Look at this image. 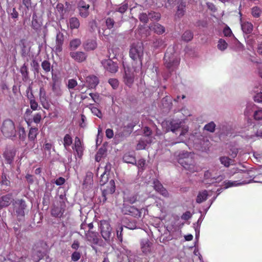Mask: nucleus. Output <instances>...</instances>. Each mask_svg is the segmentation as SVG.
<instances>
[{"mask_svg":"<svg viewBox=\"0 0 262 262\" xmlns=\"http://www.w3.org/2000/svg\"><path fill=\"white\" fill-rule=\"evenodd\" d=\"M175 155L179 163L185 169L191 172L199 170V168L196 165L192 154L191 152L182 151L176 152Z\"/></svg>","mask_w":262,"mask_h":262,"instance_id":"f257e3e1","label":"nucleus"},{"mask_svg":"<svg viewBox=\"0 0 262 262\" xmlns=\"http://www.w3.org/2000/svg\"><path fill=\"white\" fill-rule=\"evenodd\" d=\"M143 56V43L141 42L133 43L130 49L129 56L134 61L132 65L135 71H139L141 69Z\"/></svg>","mask_w":262,"mask_h":262,"instance_id":"f03ea898","label":"nucleus"},{"mask_svg":"<svg viewBox=\"0 0 262 262\" xmlns=\"http://www.w3.org/2000/svg\"><path fill=\"white\" fill-rule=\"evenodd\" d=\"M165 65L169 70H173L179 64L180 59L174 53L173 48H169L164 57Z\"/></svg>","mask_w":262,"mask_h":262,"instance_id":"7ed1b4c3","label":"nucleus"},{"mask_svg":"<svg viewBox=\"0 0 262 262\" xmlns=\"http://www.w3.org/2000/svg\"><path fill=\"white\" fill-rule=\"evenodd\" d=\"M1 131L7 138L15 137L16 130L14 123L10 119L5 120L2 124Z\"/></svg>","mask_w":262,"mask_h":262,"instance_id":"20e7f679","label":"nucleus"},{"mask_svg":"<svg viewBox=\"0 0 262 262\" xmlns=\"http://www.w3.org/2000/svg\"><path fill=\"white\" fill-rule=\"evenodd\" d=\"M100 233L106 242L110 241L112 238V228L108 222L103 220L99 224Z\"/></svg>","mask_w":262,"mask_h":262,"instance_id":"39448f33","label":"nucleus"},{"mask_svg":"<svg viewBox=\"0 0 262 262\" xmlns=\"http://www.w3.org/2000/svg\"><path fill=\"white\" fill-rule=\"evenodd\" d=\"M181 122L179 120H172L163 122L162 127L165 128L166 132L171 131L174 133L181 127Z\"/></svg>","mask_w":262,"mask_h":262,"instance_id":"423d86ee","label":"nucleus"},{"mask_svg":"<svg viewBox=\"0 0 262 262\" xmlns=\"http://www.w3.org/2000/svg\"><path fill=\"white\" fill-rule=\"evenodd\" d=\"M26 207L25 201L23 200H18L15 202L14 208L19 220L21 219L25 215L24 210Z\"/></svg>","mask_w":262,"mask_h":262,"instance_id":"0eeeda50","label":"nucleus"},{"mask_svg":"<svg viewBox=\"0 0 262 262\" xmlns=\"http://www.w3.org/2000/svg\"><path fill=\"white\" fill-rule=\"evenodd\" d=\"M122 212L125 214H128L135 217H140L141 212L138 209L130 205H124L122 209Z\"/></svg>","mask_w":262,"mask_h":262,"instance_id":"6e6552de","label":"nucleus"},{"mask_svg":"<svg viewBox=\"0 0 262 262\" xmlns=\"http://www.w3.org/2000/svg\"><path fill=\"white\" fill-rule=\"evenodd\" d=\"M89 7L90 6L89 4H87L83 1H80L78 4L79 15L83 18L88 17L89 14Z\"/></svg>","mask_w":262,"mask_h":262,"instance_id":"1a4fd4ad","label":"nucleus"},{"mask_svg":"<svg viewBox=\"0 0 262 262\" xmlns=\"http://www.w3.org/2000/svg\"><path fill=\"white\" fill-rule=\"evenodd\" d=\"M70 56L73 60L78 62L84 61L87 58L86 54L82 51L71 52Z\"/></svg>","mask_w":262,"mask_h":262,"instance_id":"9d476101","label":"nucleus"},{"mask_svg":"<svg viewBox=\"0 0 262 262\" xmlns=\"http://www.w3.org/2000/svg\"><path fill=\"white\" fill-rule=\"evenodd\" d=\"M153 184L154 189L156 191L159 192L164 197L168 198L169 196V193L168 191L165 188L163 187L162 185L159 181L155 180Z\"/></svg>","mask_w":262,"mask_h":262,"instance_id":"9b49d317","label":"nucleus"},{"mask_svg":"<svg viewBox=\"0 0 262 262\" xmlns=\"http://www.w3.org/2000/svg\"><path fill=\"white\" fill-rule=\"evenodd\" d=\"M102 63L105 69L111 73H116L118 71L117 64L111 59L106 60Z\"/></svg>","mask_w":262,"mask_h":262,"instance_id":"f8f14e48","label":"nucleus"},{"mask_svg":"<svg viewBox=\"0 0 262 262\" xmlns=\"http://www.w3.org/2000/svg\"><path fill=\"white\" fill-rule=\"evenodd\" d=\"M83 49L86 51H93L97 47V43L95 39H88L83 43Z\"/></svg>","mask_w":262,"mask_h":262,"instance_id":"ddd939ff","label":"nucleus"},{"mask_svg":"<svg viewBox=\"0 0 262 262\" xmlns=\"http://www.w3.org/2000/svg\"><path fill=\"white\" fill-rule=\"evenodd\" d=\"M42 26V19L38 17L35 13L32 15V27L36 30L40 29Z\"/></svg>","mask_w":262,"mask_h":262,"instance_id":"4468645a","label":"nucleus"},{"mask_svg":"<svg viewBox=\"0 0 262 262\" xmlns=\"http://www.w3.org/2000/svg\"><path fill=\"white\" fill-rule=\"evenodd\" d=\"M85 236L87 240L94 245H97L99 243V239L97 236V233L88 231V232L85 233Z\"/></svg>","mask_w":262,"mask_h":262,"instance_id":"2eb2a0df","label":"nucleus"},{"mask_svg":"<svg viewBox=\"0 0 262 262\" xmlns=\"http://www.w3.org/2000/svg\"><path fill=\"white\" fill-rule=\"evenodd\" d=\"M12 201V195L8 194L3 195L0 200V207H6L8 206Z\"/></svg>","mask_w":262,"mask_h":262,"instance_id":"dca6fc26","label":"nucleus"},{"mask_svg":"<svg viewBox=\"0 0 262 262\" xmlns=\"http://www.w3.org/2000/svg\"><path fill=\"white\" fill-rule=\"evenodd\" d=\"M86 82L89 88H94L98 84L99 80L96 76L91 75L86 78Z\"/></svg>","mask_w":262,"mask_h":262,"instance_id":"f3484780","label":"nucleus"},{"mask_svg":"<svg viewBox=\"0 0 262 262\" xmlns=\"http://www.w3.org/2000/svg\"><path fill=\"white\" fill-rule=\"evenodd\" d=\"M250 182H251V180H250V181L244 180V181H243L240 182H238L237 181H225L224 182V188H228L229 187H232V186H238V185H241L248 184Z\"/></svg>","mask_w":262,"mask_h":262,"instance_id":"a211bd4d","label":"nucleus"},{"mask_svg":"<svg viewBox=\"0 0 262 262\" xmlns=\"http://www.w3.org/2000/svg\"><path fill=\"white\" fill-rule=\"evenodd\" d=\"M74 149L76 150L77 155L81 157L83 153V147L80 139L76 137L74 143Z\"/></svg>","mask_w":262,"mask_h":262,"instance_id":"6ab92c4d","label":"nucleus"},{"mask_svg":"<svg viewBox=\"0 0 262 262\" xmlns=\"http://www.w3.org/2000/svg\"><path fill=\"white\" fill-rule=\"evenodd\" d=\"M221 163L226 167H228L230 165L234 164V160L232 158H230L227 156H222L220 158Z\"/></svg>","mask_w":262,"mask_h":262,"instance_id":"aec40b11","label":"nucleus"},{"mask_svg":"<svg viewBox=\"0 0 262 262\" xmlns=\"http://www.w3.org/2000/svg\"><path fill=\"white\" fill-rule=\"evenodd\" d=\"M68 26L72 30L78 29L80 26V22L77 18L72 17L69 19Z\"/></svg>","mask_w":262,"mask_h":262,"instance_id":"412c9836","label":"nucleus"},{"mask_svg":"<svg viewBox=\"0 0 262 262\" xmlns=\"http://www.w3.org/2000/svg\"><path fill=\"white\" fill-rule=\"evenodd\" d=\"M241 27L243 32L246 34H250L253 30L252 24L248 21L242 23Z\"/></svg>","mask_w":262,"mask_h":262,"instance_id":"4be33fe9","label":"nucleus"},{"mask_svg":"<svg viewBox=\"0 0 262 262\" xmlns=\"http://www.w3.org/2000/svg\"><path fill=\"white\" fill-rule=\"evenodd\" d=\"M150 29L158 34H162L165 32L164 27L159 24H153L150 25Z\"/></svg>","mask_w":262,"mask_h":262,"instance_id":"5701e85b","label":"nucleus"},{"mask_svg":"<svg viewBox=\"0 0 262 262\" xmlns=\"http://www.w3.org/2000/svg\"><path fill=\"white\" fill-rule=\"evenodd\" d=\"M143 253L147 254L150 252V244L148 240H142L141 243Z\"/></svg>","mask_w":262,"mask_h":262,"instance_id":"b1692460","label":"nucleus"},{"mask_svg":"<svg viewBox=\"0 0 262 262\" xmlns=\"http://www.w3.org/2000/svg\"><path fill=\"white\" fill-rule=\"evenodd\" d=\"M123 160L125 163H130L133 165L136 164V160L135 156L130 153L125 154L123 157Z\"/></svg>","mask_w":262,"mask_h":262,"instance_id":"393cba45","label":"nucleus"},{"mask_svg":"<svg viewBox=\"0 0 262 262\" xmlns=\"http://www.w3.org/2000/svg\"><path fill=\"white\" fill-rule=\"evenodd\" d=\"M81 44V41L79 38H75L70 42L69 46L71 51L76 50Z\"/></svg>","mask_w":262,"mask_h":262,"instance_id":"a878e982","label":"nucleus"},{"mask_svg":"<svg viewBox=\"0 0 262 262\" xmlns=\"http://www.w3.org/2000/svg\"><path fill=\"white\" fill-rule=\"evenodd\" d=\"M208 196V193L206 190H203L202 191H200L198 194L196 202L198 203H201L205 201Z\"/></svg>","mask_w":262,"mask_h":262,"instance_id":"bb28decb","label":"nucleus"},{"mask_svg":"<svg viewBox=\"0 0 262 262\" xmlns=\"http://www.w3.org/2000/svg\"><path fill=\"white\" fill-rule=\"evenodd\" d=\"M87 107L90 108L92 113L95 116H97L99 118H102V113L100 110L94 106L93 103H90L87 105Z\"/></svg>","mask_w":262,"mask_h":262,"instance_id":"cd10ccee","label":"nucleus"},{"mask_svg":"<svg viewBox=\"0 0 262 262\" xmlns=\"http://www.w3.org/2000/svg\"><path fill=\"white\" fill-rule=\"evenodd\" d=\"M124 82L126 84L130 86L134 81V75L127 73L126 71H125V76L124 77Z\"/></svg>","mask_w":262,"mask_h":262,"instance_id":"c85d7f7f","label":"nucleus"},{"mask_svg":"<svg viewBox=\"0 0 262 262\" xmlns=\"http://www.w3.org/2000/svg\"><path fill=\"white\" fill-rule=\"evenodd\" d=\"M185 4L183 2L180 3L178 6V9L177 11V15L180 17L184 15L185 13Z\"/></svg>","mask_w":262,"mask_h":262,"instance_id":"c756f323","label":"nucleus"},{"mask_svg":"<svg viewBox=\"0 0 262 262\" xmlns=\"http://www.w3.org/2000/svg\"><path fill=\"white\" fill-rule=\"evenodd\" d=\"M73 142L72 138L69 134H66L63 138V145L64 148L67 149L72 144Z\"/></svg>","mask_w":262,"mask_h":262,"instance_id":"7c9ffc66","label":"nucleus"},{"mask_svg":"<svg viewBox=\"0 0 262 262\" xmlns=\"http://www.w3.org/2000/svg\"><path fill=\"white\" fill-rule=\"evenodd\" d=\"M109 184L110 185V188L108 189H106V190H103L102 192V194L103 196L104 197L105 201L106 200L105 191H106L107 193L112 194L115 191V185L114 181L113 180H111L109 182Z\"/></svg>","mask_w":262,"mask_h":262,"instance_id":"2f4dec72","label":"nucleus"},{"mask_svg":"<svg viewBox=\"0 0 262 262\" xmlns=\"http://www.w3.org/2000/svg\"><path fill=\"white\" fill-rule=\"evenodd\" d=\"M38 133V128L36 127H32L30 128L28 135V138L29 140L31 141H34Z\"/></svg>","mask_w":262,"mask_h":262,"instance_id":"473e14b6","label":"nucleus"},{"mask_svg":"<svg viewBox=\"0 0 262 262\" xmlns=\"http://www.w3.org/2000/svg\"><path fill=\"white\" fill-rule=\"evenodd\" d=\"M20 72L22 75L23 80L26 81L29 79V72L25 64L21 67Z\"/></svg>","mask_w":262,"mask_h":262,"instance_id":"72a5a7b5","label":"nucleus"},{"mask_svg":"<svg viewBox=\"0 0 262 262\" xmlns=\"http://www.w3.org/2000/svg\"><path fill=\"white\" fill-rule=\"evenodd\" d=\"M52 91L54 94L57 96H60L62 95L63 93L60 86L59 84H56L55 83L53 84Z\"/></svg>","mask_w":262,"mask_h":262,"instance_id":"f704fd0d","label":"nucleus"},{"mask_svg":"<svg viewBox=\"0 0 262 262\" xmlns=\"http://www.w3.org/2000/svg\"><path fill=\"white\" fill-rule=\"evenodd\" d=\"M262 13V10L260 8L255 6L251 9V14L254 17H259Z\"/></svg>","mask_w":262,"mask_h":262,"instance_id":"c9c22d12","label":"nucleus"},{"mask_svg":"<svg viewBox=\"0 0 262 262\" xmlns=\"http://www.w3.org/2000/svg\"><path fill=\"white\" fill-rule=\"evenodd\" d=\"M93 183V173L91 172H88L86 173L85 178L83 181V185L86 186L91 185Z\"/></svg>","mask_w":262,"mask_h":262,"instance_id":"e433bc0d","label":"nucleus"},{"mask_svg":"<svg viewBox=\"0 0 262 262\" xmlns=\"http://www.w3.org/2000/svg\"><path fill=\"white\" fill-rule=\"evenodd\" d=\"M217 48L221 51H224L228 47V43L223 39H220L218 41Z\"/></svg>","mask_w":262,"mask_h":262,"instance_id":"4c0bfd02","label":"nucleus"},{"mask_svg":"<svg viewBox=\"0 0 262 262\" xmlns=\"http://www.w3.org/2000/svg\"><path fill=\"white\" fill-rule=\"evenodd\" d=\"M216 127L215 124L214 123V122L211 121L208 124H206L204 128L205 130L208 131L211 133H213L215 130V128Z\"/></svg>","mask_w":262,"mask_h":262,"instance_id":"58836bf2","label":"nucleus"},{"mask_svg":"<svg viewBox=\"0 0 262 262\" xmlns=\"http://www.w3.org/2000/svg\"><path fill=\"white\" fill-rule=\"evenodd\" d=\"M182 38L185 41H190L193 38V34L190 31H186L183 33Z\"/></svg>","mask_w":262,"mask_h":262,"instance_id":"ea45409f","label":"nucleus"},{"mask_svg":"<svg viewBox=\"0 0 262 262\" xmlns=\"http://www.w3.org/2000/svg\"><path fill=\"white\" fill-rule=\"evenodd\" d=\"M148 17L152 21H158L160 19L161 15L159 13L151 12L148 13Z\"/></svg>","mask_w":262,"mask_h":262,"instance_id":"a19ab883","label":"nucleus"},{"mask_svg":"<svg viewBox=\"0 0 262 262\" xmlns=\"http://www.w3.org/2000/svg\"><path fill=\"white\" fill-rule=\"evenodd\" d=\"M63 211L58 207H54L52 209L51 214L55 217H60L63 214Z\"/></svg>","mask_w":262,"mask_h":262,"instance_id":"79ce46f5","label":"nucleus"},{"mask_svg":"<svg viewBox=\"0 0 262 262\" xmlns=\"http://www.w3.org/2000/svg\"><path fill=\"white\" fill-rule=\"evenodd\" d=\"M41 67L46 73L49 72L51 71V64L47 60H44L41 63Z\"/></svg>","mask_w":262,"mask_h":262,"instance_id":"37998d69","label":"nucleus"},{"mask_svg":"<svg viewBox=\"0 0 262 262\" xmlns=\"http://www.w3.org/2000/svg\"><path fill=\"white\" fill-rule=\"evenodd\" d=\"M128 8V5L127 4H123L118 7L115 9V11L119 12L121 14L124 13Z\"/></svg>","mask_w":262,"mask_h":262,"instance_id":"c03bdc74","label":"nucleus"},{"mask_svg":"<svg viewBox=\"0 0 262 262\" xmlns=\"http://www.w3.org/2000/svg\"><path fill=\"white\" fill-rule=\"evenodd\" d=\"M13 157V153L11 152L6 151L4 153V157L9 164L12 162Z\"/></svg>","mask_w":262,"mask_h":262,"instance_id":"a18cd8bd","label":"nucleus"},{"mask_svg":"<svg viewBox=\"0 0 262 262\" xmlns=\"http://www.w3.org/2000/svg\"><path fill=\"white\" fill-rule=\"evenodd\" d=\"M138 195L137 194H132L126 198L125 199L126 201L130 204H133L136 201H138Z\"/></svg>","mask_w":262,"mask_h":262,"instance_id":"49530a36","label":"nucleus"},{"mask_svg":"<svg viewBox=\"0 0 262 262\" xmlns=\"http://www.w3.org/2000/svg\"><path fill=\"white\" fill-rule=\"evenodd\" d=\"M153 46L155 48H158L164 46V42L162 39H157L153 43Z\"/></svg>","mask_w":262,"mask_h":262,"instance_id":"de8ad7c7","label":"nucleus"},{"mask_svg":"<svg viewBox=\"0 0 262 262\" xmlns=\"http://www.w3.org/2000/svg\"><path fill=\"white\" fill-rule=\"evenodd\" d=\"M64 36L63 34L60 32H58L56 34V43H63Z\"/></svg>","mask_w":262,"mask_h":262,"instance_id":"09e8293b","label":"nucleus"},{"mask_svg":"<svg viewBox=\"0 0 262 262\" xmlns=\"http://www.w3.org/2000/svg\"><path fill=\"white\" fill-rule=\"evenodd\" d=\"M32 96H33L32 94H31ZM30 107L31 109L35 111L37 110L38 105L37 102L35 100V99L33 98V97H32L30 99Z\"/></svg>","mask_w":262,"mask_h":262,"instance_id":"8fccbe9b","label":"nucleus"},{"mask_svg":"<svg viewBox=\"0 0 262 262\" xmlns=\"http://www.w3.org/2000/svg\"><path fill=\"white\" fill-rule=\"evenodd\" d=\"M146 146V143L144 140L141 139L138 142L136 146L137 150H142L145 148Z\"/></svg>","mask_w":262,"mask_h":262,"instance_id":"3c124183","label":"nucleus"},{"mask_svg":"<svg viewBox=\"0 0 262 262\" xmlns=\"http://www.w3.org/2000/svg\"><path fill=\"white\" fill-rule=\"evenodd\" d=\"M43 149L45 151H48L49 154H50L52 149H54V146L51 143L46 142L43 146Z\"/></svg>","mask_w":262,"mask_h":262,"instance_id":"603ef678","label":"nucleus"},{"mask_svg":"<svg viewBox=\"0 0 262 262\" xmlns=\"http://www.w3.org/2000/svg\"><path fill=\"white\" fill-rule=\"evenodd\" d=\"M77 85V82L74 79H71L68 80L67 86L69 89H73Z\"/></svg>","mask_w":262,"mask_h":262,"instance_id":"864d4df0","label":"nucleus"},{"mask_svg":"<svg viewBox=\"0 0 262 262\" xmlns=\"http://www.w3.org/2000/svg\"><path fill=\"white\" fill-rule=\"evenodd\" d=\"M108 181V177L106 174V171L103 172V173L101 175V179L100 180V184L101 185H104L106 182Z\"/></svg>","mask_w":262,"mask_h":262,"instance_id":"5fc2aeb1","label":"nucleus"},{"mask_svg":"<svg viewBox=\"0 0 262 262\" xmlns=\"http://www.w3.org/2000/svg\"><path fill=\"white\" fill-rule=\"evenodd\" d=\"M139 18L141 21L144 23H146L149 19L148 14L147 15L146 13H142L139 15Z\"/></svg>","mask_w":262,"mask_h":262,"instance_id":"6e6d98bb","label":"nucleus"},{"mask_svg":"<svg viewBox=\"0 0 262 262\" xmlns=\"http://www.w3.org/2000/svg\"><path fill=\"white\" fill-rule=\"evenodd\" d=\"M136 165L139 169L143 170L144 169V167L145 165V160L143 159H141L138 160V162H136Z\"/></svg>","mask_w":262,"mask_h":262,"instance_id":"4d7b16f0","label":"nucleus"},{"mask_svg":"<svg viewBox=\"0 0 262 262\" xmlns=\"http://www.w3.org/2000/svg\"><path fill=\"white\" fill-rule=\"evenodd\" d=\"M253 116L255 120H259L262 119V109L256 111L254 113Z\"/></svg>","mask_w":262,"mask_h":262,"instance_id":"13d9d810","label":"nucleus"},{"mask_svg":"<svg viewBox=\"0 0 262 262\" xmlns=\"http://www.w3.org/2000/svg\"><path fill=\"white\" fill-rule=\"evenodd\" d=\"M18 132L19 138L22 140H24L26 137V132H25V128L23 127L19 126L18 127Z\"/></svg>","mask_w":262,"mask_h":262,"instance_id":"bf43d9fd","label":"nucleus"},{"mask_svg":"<svg viewBox=\"0 0 262 262\" xmlns=\"http://www.w3.org/2000/svg\"><path fill=\"white\" fill-rule=\"evenodd\" d=\"M108 83L114 89H116L119 84L118 81L116 79L114 78L109 79Z\"/></svg>","mask_w":262,"mask_h":262,"instance_id":"052dcab7","label":"nucleus"},{"mask_svg":"<svg viewBox=\"0 0 262 262\" xmlns=\"http://www.w3.org/2000/svg\"><path fill=\"white\" fill-rule=\"evenodd\" d=\"M81 257L80 254L78 252H74L71 256V259L74 261H78Z\"/></svg>","mask_w":262,"mask_h":262,"instance_id":"680f3d73","label":"nucleus"},{"mask_svg":"<svg viewBox=\"0 0 262 262\" xmlns=\"http://www.w3.org/2000/svg\"><path fill=\"white\" fill-rule=\"evenodd\" d=\"M89 26L90 27V31L93 32L97 28V23L95 20H92L89 23Z\"/></svg>","mask_w":262,"mask_h":262,"instance_id":"e2e57ef3","label":"nucleus"},{"mask_svg":"<svg viewBox=\"0 0 262 262\" xmlns=\"http://www.w3.org/2000/svg\"><path fill=\"white\" fill-rule=\"evenodd\" d=\"M114 21L111 18H107L106 20V25L108 29H111L114 25Z\"/></svg>","mask_w":262,"mask_h":262,"instance_id":"0e129e2a","label":"nucleus"},{"mask_svg":"<svg viewBox=\"0 0 262 262\" xmlns=\"http://www.w3.org/2000/svg\"><path fill=\"white\" fill-rule=\"evenodd\" d=\"M62 45L60 43H56L54 47L55 52L56 55H58V53H60L62 50Z\"/></svg>","mask_w":262,"mask_h":262,"instance_id":"69168bd1","label":"nucleus"},{"mask_svg":"<svg viewBox=\"0 0 262 262\" xmlns=\"http://www.w3.org/2000/svg\"><path fill=\"white\" fill-rule=\"evenodd\" d=\"M39 97L41 102L46 100V92L43 88H41L39 90Z\"/></svg>","mask_w":262,"mask_h":262,"instance_id":"338daca9","label":"nucleus"},{"mask_svg":"<svg viewBox=\"0 0 262 262\" xmlns=\"http://www.w3.org/2000/svg\"><path fill=\"white\" fill-rule=\"evenodd\" d=\"M254 101L257 102H262V93H257L254 97Z\"/></svg>","mask_w":262,"mask_h":262,"instance_id":"774afa93","label":"nucleus"}]
</instances>
